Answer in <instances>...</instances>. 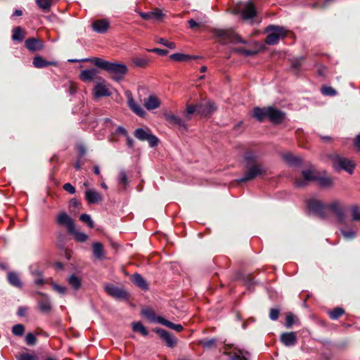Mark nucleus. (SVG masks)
Segmentation results:
<instances>
[{"label": "nucleus", "mask_w": 360, "mask_h": 360, "mask_svg": "<svg viewBox=\"0 0 360 360\" xmlns=\"http://www.w3.org/2000/svg\"><path fill=\"white\" fill-rule=\"evenodd\" d=\"M82 60H91L96 67L111 74L112 79L116 82L122 80L127 72V66L122 63H112L100 58H85Z\"/></svg>", "instance_id": "f257e3e1"}, {"label": "nucleus", "mask_w": 360, "mask_h": 360, "mask_svg": "<svg viewBox=\"0 0 360 360\" xmlns=\"http://www.w3.org/2000/svg\"><path fill=\"white\" fill-rule=\"evenodd\" d=\"M333 167L337 171L345 170L352 174L356 164L351 160L339 155H334L330 157Z\"/></svg>", "instance_id": "f03ea898"}, {"label": "nucleus", "mask_w": 360, "mask_h": 360, "mask_svg": "<svg viewBox=\"0 0 360 360\" xmlns=\"http://www.w3.org/2000/svg\"><path fill=\"white\" fill-rule=\"evenodd\" d=\"M266 32L268 33L265 42L269 45L276 44L280 39H283L286 36V30L279 26L269 25L266 28Z\"/></svg>", "instance_id": "7ed1b4c3"}, {"label": "nucleus", "mask_w": 360, "mask_h": 360, "mask_svg": "<svg viewBox=\"0 0 360 360\" xmlns=\"http://www.w3.org/2000/svg\"><path fill=\"white\" fill-rule=\"evenodd\" d=\"M246 172L243 176L239 179L238 183L249 181L255 179L257 176L266 174V169L261 164H252L246 165Z\"/></svg>", "instance_id": "20e7f679"}, {"label": "nucleus", "mask_w": 360, "mask_h": 360, "mask_svg": "<svg viewBox=\"0 0 360 360\" xmlns=\"http://www.w3.org/2000/svg\"><path fill=\"white\" fill-rule=\"evenodd\" d=\"M214 34L217 37L219 38L220 42L222 44L246 43L239 35L231 30H214Z\"/></svg>", "instance_id": "39448f33"}, {"label": "nucleus", "mask_w": 360, "mask_h": 360, "mask_svg": "<svg viewBox=\"0 0 360 360\" xmlns=\"http://www.w3.org/2000/svg\"><path fill=\"white\" fill-rule=\"evenodd\" d=\"M327 209L330 210L336 217L339 224H344L346 219L347 208L340 200H334L327 205Z\"/></svg>", "instance_id": "423d86ee"}, {"label": "nucleus", "mask_w": 360, "mask_h": 360, "mask_svg": "<svg viewBox=\"0 0 360 360\" xmlns=\"http://www.w3.org/2000/svg\"><path fill=\"white\" fill-rule=\"evenodd\" d=\"M307 207L310 212L316 214L323 219L327 218V205H324L321 201L315 199H310L307 202Z\"/></svg>", "instance_id": "0eeeda50"}, {"label": "nucleus", "mask_w": 360, "mask_h": 360, "mask_svg": "<svg viewBox=\"0 0 360 360\" xmlns=\"http://www.w3.org/2000/svg\"><path fill=\"white\" fill-rule=\"evenodd\" d=\"M134 136L136 139H139L140 141H147L150 147H154L158 145V138L155 136L149 134L148 131H146L142 128L136 129V131H134Z\"/></svg>", "instance_id": "6e6552de"}, {"label": "nucleus", "mask_w": 360, "mask_h": 360, "mask_svg": "<svg viewBox=\"0 0 360 360\" xmlns=\"http://www.w3.org/2000/svg\"><path fill=\"white\" fill-rule=\"evenodd\" d=\"M93 94L96 98H98L101 97L110 96L112 93L106 85L105 81L103 79H100V81L96 84L93 89Z\"/></svg>", "instance_id": "1a4fd4ad"}, {"label": "nucleus", "mask_w": 360, "mask_h": 360, "mask_svg": "<svg viewBox=\"0 0 360 360\" xmlns=\"http://www.w3.org/2000/svg\"><path fill=\"white\" fill-rule=\"evenodd\" d=\"M106 292L112 297L117 300L127 299V293L122 288L115 286L112 284H108L105 286Z\"/></svg>", "instance_id": "9d476101"}, {"label": "nucleus", "mask_w": 360, "mask_h": 360, "mask_svg": "<svg viewBox=\"0 0 360 360\" xmlns=\"http://www.w3.org/2000/svg\"><path fill=\"white\" fill-rule=\"evenodd\" d=\"M240 14L245 20L252 19L257 14L255 5L250 1L246 2L240 8Z\"/></svg>", "instance_id": "9b49d317"}, {"label": "nucleus", "mask_w": 360, "mask_h": 360, "mask_svg": "<svg viewBox=\"0 0 360 360\" xmlns=\"http://www.w3.org/2000/svg\"><path fill=\"white\" fill-rule=\"evenodd\" d=\"M267 112V118L273 123H281L285 119V113L276 108L268 107Z\"/></svg>", "instance_id": "f8f14e48"}, {"label": "nucleus", "mask_w": 360, "mask_h": 360, "mask_svg": "<svg viewBox=\"0 0 360 360\" xmlns=\"http://www.w3.org/2000/svg\"><path fill=\"white\" fill-rule=\"evenodd\" d=\"M217 110L214 103L207 101L198 103V115L203 117L210 116Z\"/></svg>", "instance_id": "ddd939ff"}, {"label": "nucleus", "mask_w": 360, "mask_h": 360, "mask_svg": "<svg viewBox=\"0 0 360 360\" xmlns=\"http://www.w3.org/2000/svg\"><path fill=\"white\" fill-rule=\"evenodd\" d=\"M57 222L67 228L69 233H74L75 226L73 220L65 212L60 213L57 218Z\"/></svg>", "instance_id": "4468645a"}, {"label": "nucleus", "mask_w": 360, "mask_h": 360, "mask_svg": "<svg viewBox=\"0 0 360 360\" xmlns=\"http://www.w3.org/2000/svg\"><path fill=\"white\" fill-rule=\"evenodd\" d=\"M137 13L143 19L146 20H153L154 21H162L165 16L162 11L158 8H155L150 12L138 11Z\"/></svg>", "instance_id": "2eb2a0df"}, {"label": "nucleus", "mask_w": 360, "mask_h": 360, "mask_svg": "<svg viewBox=\"0 0 360 360\" xmlns=\"http://www.w3.org/2000/svg\"><path fill=\"white\" fill-rule=\"evenodd\" d=\"M302 176L304 179H296L295 181V184L297 187H304L307 185V182L308 181L316 180L318 176L314 173L313 170L307 169L302 171Z\"/></svg>", "instance_id": "dca6fc26"}, {"label": "nucleus", "mask_w": 360, "mask_h": 360, "mask_svg": "<svg viewBox=\"0 0 360 360\" xmlns=\"http://www.w3.org/2000/svg\"><path fill=\"white\" fill-rule=\"evenodd\" d=\"M38 294L41 296V298L38 300L39 310L43 313L50 312L52 309V306L49 296L41 292H39Z\"/></svg>", "instance_id": "f3484780"}, {"label": "nucleus", "mask_w": 360, "mask_h": 360, "mask_svg": "<svg viewBox=\"0 0 360 360\" xmlns=\"http://www.w3.org/2000/svg\"><path fill=\"white\" fill-rule=\"evenodd\" d=\"M153 330L158 333L164 341H165L168 347H173L176 345V342L175 338L166 330L160 328H155Z\"/></svg>", "instance_id": "a211bd4d"}, {"label": "nucleus", "mask_w": 360, "mask_h": 360, "mask_svg": "<svg viewBox=\"0 0 360 360\" xmlns=\"http://www.w3.org/2000/svg\"><path fill=\"white\" fill-rule=\"evenodd\" d=\"M126 96L127 98V104L129 108L139 117H143L146 112L134 100L131 93L130 91H127Z\"/></svg>", "instance_id": "6ab92c4d"}, {"label": "nucleus", "mask_w": 360, "mask_h": 360, "mask_svg": "<svg viewBox=\"0 0 360 360\" xmlns=\"http://www.w3.org/2000/svg\"><path fill=\"white\" fill-rule=\"evenodd\" d=\"M280 339L286 347L294 346L297 342V338L295 332L283 333L281 335Z\"/></svg>", "instance_id": "aec40b11"}, {"label": "nucleus", "mask_w": 360, "mask_h": 360, "mask_svg": "<svg viewBox=\"0 0 360 360\" xmlns=\"http://www.w3.org/2000/svg\"><path fill=\"white\" fill-rule=\"evenodd\" d=\"M164 116L167 122L174 125L178 126L179 127L186 129V124L182 120V119L172 113L166 112Z\"/></svg>", "instance_id": "412c9836"}, {"label": "nucleus", "mask_w": 360, "mask_h": 360, "mask_svg": "<svg viewBox=\"0 0 360 360\" xmlns=\"http://www.w3.org/2000/svg\"><path fill=\"white\" fill-rule=\"evenodd\" d=\"M92 28L98 33H105L109 28V22L105 19L97 20L93 22Z\"/></svg>", "instance_id": "4be33fe9"}, {"label": "nucleus", "mask_w": 360, "mask_h": 360, "mask_svg": "<svg viewBox=\"0 0 360 360\" xmlns=\"http://www.w3.org/2000/svg\"><path fill=\"white\" fill-rule=\"evenodd\" d=\"M25 46L31 51L40 50L43 47L41 41L35 38L27 39L25 42Z\"/></svg>", "instance_id": "5701e85b"}, {"label": "nucleus", "mask_w": 360, "mask_h": 360, "mask_svg": "<svg viewBox=\"0 0 360 360\" xmlns=\"http://www.w3.org/2000/svg\"><path fill=\"white\" fill-rule=\"evenodd\" d=\"M144 105L148 110H155L160 107V101L157 96L151 95L145 99Z\"/></svg>", "instance_id": "b1692460"}, {"label": "nucleus", "mask_w": 360, "mask_h": 360, "mask_svg": "<svg viewBox=\"0 0 360 360\" xmlns=\"http://www.w3.org/2000/svg\"><path fill=\"white\" fill-rule=\"evenodd\" d=\"M98 71L95 68L84 70L81 72L79 77L84 82L92 81L97 76Z\"/></svg>", "instance_id": "393cba45"}, {"label": "nucleus", "mask_w": 360, "mask_h": 360, "mask_svg": "<svg viewBox=\"0 0 360 360\" xmlns=\"http://www.w3.org/2000/svg\"><path fill=\"white\" fill-rule=\"evenodd\" d=\"M85 198L89 203H97L102 200L101 194L92 189L86 191Z\"/></svg>", "instance_id": "a878e982"}, {"label": "nucleus", "mask_w": 360, "mask_h": 360, "mask_svg": "<svg viewBox=\"0 0 360 360\" xmlns=\"http://www.w3.org/2000/svg\"><path fill=\"white\" fill-rule=\"evenodd\" d=\"M232 356L231 360H248L249 352L237 347H234L231 352Z\"/></svg>", "instance_id": "bb28decb"}, {"label": "nucleus", "mask_w": 360, "mask_h": 360, "mask_svg": "<svg viewBox=\"0 0 360 360\" xmlns=\"http://www.w3.org/2000/svg\"><path fill=\"white\" fill-rule=\"evenodd\" d=\"M131 281L139 288H141L142 290H148V286L146 281V280L143 278V276H141L139 274H134L131 277Z\"/></svg>", "instance_id": "cd10ccee"}, {"label": "nucleus", "mask_w": 360, "mask_h": 360, "mask_svg": "<svg viewBox=\"0 0 360 360\" xmlns=\"http://www.w3.org/2000/svg\"><path fill=\"white\" fill-rule=\"evenodd\" d=\"M158 323L163 326H165L169 328H172L177 332H180L183 330V326L181 324H175L163 317H159L158 319Z\"/></svg>", "instance_id": "c85d7f7f"}, {"label": "nucleus", "mask_w": 360, "mask_h": 360, "mask_svg": "<svg viewBox=\"0 0 360 360\" xmlns=\"http://www.w3.org/2000/svg\"><path fill=\"white\" fill-rule=\"evenodd\" d=\"M268 108H259L256 107L253 109V116L259 121L262 122L265 118H267Z\"/></svg>", "instance_id": "c756f323"}, {"label": "nucleus", "mask_w": 360, "mask_h": 360, "mask_svg": "<svg viewBox=\"0 0 360 360\" xmlns=\"http://www.w3.org/2000/svg\"><path fill=\"white\" fill-rule=\"evenodd\" d=\"M196 58H197L196 56H191V55H188V54H185V53H175L171 54L169 56V58L171 60H174V61H178V62L188 61L191 59H195Z\"/></svg>", "instance_id": "7c9ffc66"}, {"label": "nucleus", "mask_w": 360, "mask_h": 360, "mask_svg": "<svg viewBox=\"0 0 360 360\" xmlns=\"http://www.w3.org/2000/svg\"><path fill=\"white\" fill-rule=\"evenodd\" d=\"M33 65L37 68H43L49 65H55V62H49L44 59L41 56H35L33 59Z\"/></svg>", "instance_id": "2f4dec72"}, {"label": "nucleus", "mask_w": 360, "mask_h": 360, "mask_svg": "<svg viewBox=\"0 0 360 360\" xmlns=\"http://www.w3.org/2000/svg\"><path fill=\"white\" fill-rule=\"evenodd\" d=\"M8 280L10 284L15 287L20 288L22 286L18 275L15 272L8 273Z\"/></svg>", "instance_id": "473e14b6"}, {"label": "nucleus", "mask_w": 360, "mask_h": 360, "mask_svg": "<svg viewBox=\"0 0 360 360\" xmlns=\"http://www.w3.org/2000/svg\"><path fill=\"white\" fill-rule=\"evenodd\" d=\"M92 248L93 253L95 257L98 259H101L103 257V246L101 243L96 242L93 243Z\"/></svg>", "instance_id": "72a5a7b5"}, {"label": "nucleus", "mask_w": 360, "mask_h": 360, "mask_svg": "<svg viewBox=\"0 0 360 360\" xmlns=\"http://www.w3.org/2000/svg\"><path fill=\"white\" fill-rule=\"evenodd\" d=\"M142 315L146 317L151 322L158 323V319L160 316H156L155 312L150 309H145L142 310Z\"/></svg>", "instance_id": "f704fd0d"}, {"label": "nucleus", "mask_w": 360, "mask_h": 360, "mask_svg": "<svg viewBox=\"0 0 360 360\" xmlns=\"http://www.w3.org/2000/svg\"><path fill=\"white\" fill-rule=\"evenodd\" d=\"M194 112H197L198 114V104L196 105H186V110L184 112V115L187 118V120L191 119V115H193Z\"/></svg>", "instance_id": "c9c22d12"}, {"label": "nucleus", "mask_w": 360, "mask_h": 360, "mask_svg": "<svg viewBox=\"0 0 360 360\" xmlns=\"http://www.w3.org/2000/svg\"><path fill=\"white\" fill-rule=\"evenodd\" d=\"M132 328L134 331L139 332L143 336H147L148 335V332L147 331L146 328L139 321L133 323Z\"/></svg>", "instance_id": "e433bc0d"}, {"label": "nucleus", "mask_w": 360, "mask_h": 360, "mask_svg": "<svg viewBox=\"0 0 360 360\" xmlns=\"http://www.w3.org/2000/svg\"><path fill=\"white\" fill-rule=\"evenodd\" d=\"M68 283L75 290H78L81 286L80 278L75 274H72L69 277Z\"/></svg>", "instance_id": "4c0bfd02"}, {"label": "nucleus", "mask_w": 360, "mask_h": 360, "mask_svg": "<svg viewBox=\"0 0 360 360\" xmlns=\"http://www.w3.org/2000/svg\"><path fill=\"white\" fill-rule=\"evenodd\" d=\"M36 4L44 12H48L51 6V0H36Z\"/></svg>", "instance_id": "58836bf2"}, {"label": "nucleus", "mask_w": 360, "mask_h": 360, "mask_svg": "<svg viewBox=\"0 0 360 360\" xmlns=\"http://www.w3.org/2000/svg\"><path fill=\"white\" fill-rule=\"evenodd\" d=\"M257 158V156L251 151H248L245 153L244 159L246 162V165L257 164L256 162Z\"/></svg>", "instance_id": "ea45409f"}, {"label": "nucleus", "mask_w": 360, "mask_h": 360, "mask_svg": "<svg viewBox=\"0 0 360 360\" xmlns=\"http://www.w3.org/2000/svg\"><path fill=\"white\" fill-rule=\"evenodd\" d=\"M316 181L323 188H329L333 186V180L328 177L318 176Z\"/></svg>", "instance_id": "a19ab883"}, {"label": "nucleus", "mask_w": 360, "mask_h": 360, "mask_svg": "<svg viewBox=\"0 0 360 360\" xmlns=\"http://www.w3.org/2000/svg\"><path fill=\"white\" fill-rule=\"evenodd\" d=\"M328 314L331 319L336 320L345 314V310L341 307H337L330 311Z\"/></svg>", "instance_id": "79ce46f5"}, {"label": "nucleus", "mask_w": 360, "mask_h": 360, "mask_svg": "<svg viewBox=\"0 0 360 360\" xmlns=\"http://www.w3.org/2000/svg\"><path fill=\"white\" fill-rule=\"evenodd\" d=\"M12 39L14 41H22L24 39L22 30L20 27L13 29Z\"/></svg>", "instance_id": "37998d69"}, {"label": "nucleus", "mask_w": 360, "mask_h": 360, "mask_svg": "<svg viewBox=\"0 0 360 360\" xmlns=\"http://www.w3.org/2000/svg\"><path fill=\"white\" fill-rule=\"evenodd\" d=\"M352 220L360 222V209L357 205L351 207Z\"/></svg>", "instance_id": "c03bdc74"}, {"label": "nucleus", "mask_w": 360, "mask_h": 360, "mask_svg": "<svg viewBox=\"0 0 360 360\" xmlns=\"http://www.w3.org/2000/svg\"><path fill=\"white\" fill-rule=\"evenodd\" d=\"M156 42L162 44L170 49H176V44L173 41H169L165 38H157Z\"/></svg>", "instance_id": "a18cd8bd"}, {"label": "nucleus", "mask_w": 360, "mask_h": 360, "mask_svg": "<svg viewBox=\"0 0 360 360\" xmlns=\"http://www.w3.org/2000/svg\"><path fill=\"white\" fill-rule=\"evenodd\" d=\"M285 160L289 162L290 164L294 165H299L302 163V160L300 158L297 156H293L292 155H285Z\"/></svg>", "instance_id": "49530a36"}, {"label": "nucleus", "mask_w": 360, "mask_h": 360, "mask_svg": "<svg viewBox=\"0 0 360 360\" xmlns=\"http://www.w3.org/2000/svg\"><path fill=\"white\" fill-rule=\"evenodd\" d=\"M340 233L343 237L347 240H352L356 237V232L352 229L346 230L344 229H340Z\"/></svg>", "instance_id": "de8ad7c7"}, {"label": "nucleus", "mask_w": 360, "mask_h": 360, "mask_svg": "<svg viewBox=\"0 0 360 360\" xmlns=\"http://www.w3.org/2000/svg\"><path fill=\"white\" fill-rule=\"evenodd\" d=\"M18 360H38V356L35 354L22 353L17 357Z\"/></svg>", "instance_id": "09e8293b"}, {"label": "nucleus", "mask_w": 360, "mask_h": 360, "mask_svg": "<svg viewBox=\"0 0 360 360\" xmlns=\"http://www.w3.org/2000/svg\"><path fill=\"white\" fill-rule=\"evenodd\" d=\"M25 332V328L23 325L22 324H16L13 326L12 328V333L15 335L20 336L22 335Z\"/></svg>", "instance_id": "8fccbe9b"}, {"label": "nucleus", "mask_w": 360, "mask_h": 360, "mask_svg": "<svg viewBox=\"0 0 360 360\" xmlns=\"http://www.w3.org/2000/svg\"><path fill=\"white\" fill-rule=\"evenodd\" d=\"M80 220L83 221L84 223H86L88 224V226L90 228H93L94 226V221H92L91 217L89 214H82L80 215L79 217Z\"/></svg>", "instance_id": "3c124183"}, {"label": "nucleus", "mask_w": 360, "mask_h": 360, "mask_svg": "<svg viewBox=\"0 0 360 360\" xmlns=\"http://www.w3.org/2000/svg\"><path fill=\"white\" fill-rule=\"evenodd\" d=\"M134 64L140 68H143L147 65L148 60L145 58H136L133 60Z\"/></svg>", "instance_id": "603ef678"}, {"label": "nucleus", "mask_w": 360, "mask_h": 360, "mask_svg": "<svg viewBox=\"0 0 360 360\" xmlns=\"http://www.w3.org/2000/svg\"><path fill=\"white\" fill-rule=\"evenodd\" d=\"M235 51L239 53H241L245 56H253L256 53V52L255 51H251V50H247L244 48H238V49H235Z\"/></svg>", "instance_id": "864d4df0"}, {"label": "nucleus", "mask_w": 360, "mask_h": 360, "mask_svg": "<svg viewBox=\"0 0 360 360\" xmlns=\"http://www.w3.org/2000/svg\"><path fill=\"white\" fill-rule=\"evenodd\" d=\"M321 92L326 96H335L336 94L335 90L331 86H323Z\"/></svg>", "instance_id": "5fc2aeb1"}, {"label": "nucleus", "mask_w": 360, "mask_h": 360, "mask_svg": "<svg viewBox=\"0 0 360 360\" xmlns=\"http://www.w3.org/2000/svg\"><path fill=\"white\" fill-rule=\"evenodd\" d=\"M73 233H75V238L79 242H84L86 240V239L88 238V236L84 233H82V232H78V231H74Z\"/></svg>", "instance_id": "6e6d98bb"}, {"label": "nucleus", "mask_w": 360, "mask_h": 360, "mask_svg": "<svg viewBox=\"0 0 360 360\" xmlns=\"http://www.w3.org/2000/svg\"><path fill=\"white\" fill-rule=\"evenodd\" d=\"M119 182L126 186L128 183L127 174L124 170H120L119 174Z\"/></svg>", "instance_id": "4d7b16f0"}, {"label": "nucleus", "mask_w": 360, "mask_h": 360, "mask_svg": "<svg viewBox=\"0 0 360 360\" xmlns=\"http://www.w3.org/2000/svg\"><path fill=\"white\" fill-rule=\"evenodd\" d=\"M293 323H294V316H293L292 314L289 313L286 315L285 323V327L289 328L292 326Z\"/></svg>", "instance_id": "13d9d810"}, {"label": "nucleus", "mask_w": 360, "mask_h": 360, "mask_svg": "<svg viewBox=\"0 0 360 360\" xmlns=\"http://www.w3.org/2000/svg\"><path fill=\"white\" fill-rule=\"evenodd\" d=\"M25 342L29 345H33L36 342V338L32 333H30L25 337Z\"/></svg>", "instance_id": "bf43d9fd"}, {"label": "nucleus", "mask_w": 360, "mask_h": 360, "mask_svg": "<svg viewBox=\"0 0 360 360\" xmlns=\"http://www.w3.org/2000/svg\"><path fill=\"white\" fill-rule=\"evenodd\" d=\"M304 57H300L299 58H295L292 61V68L295 70H298L301 66L302 62L304 60Z\"/></svg>", "instance_id": "052dcab7"}, {"label": "nucleus", "mask_w": 360, "mask_h": 360, "mask_svg": "<svg viewBox=\"0 0 360 360\" xmlns=\"http://www.w3.org/2000/svg\"><path fill=\"white\" fill-rule=\"evenodd\" d=\"M52 287L54 290L62 295L65 294L67 290L65 287L58 285L55 283H52Z\"/></svg>", "instance_id": "680f3d73"}, {"label": "nucleus", "mask_w": 360, "mask_h": 360, "mask_svg": "<svg viewBox=\"0 0 360 360\" xmlns=\"http://www.w3.org/2000/svg\"><path fill=\"white\" fill-rule=\"evenodd\" d=\"M148 51L155 53L160 56H166L168 53V51L167 49H162L158 48L148 49Z\"/></svg>", "instance_id": "e2e57ef3"}, {"label": "nucleus", "mask_w": 360, "mask_h": 360, "mask_svg": "<svg viewBox=\"0 0 360 360\" xmlns=\"http://www.w3.org/2000/svg\"><path fill=\"white\" fill-rule=\"evenodd\" d=\"M63 189L70 194H74L76 191L75 188L70 183L65 184Z\"/></svg>", "instance_id": "0e129e2a"}, {"label": "nucleus", "mask_w": 360, "mask_h": 360, "mask_svg": "<svg viewBox=\"0 0 360 360\" xmlns=\"http://www.w3.org/2000/svg\"><path fill=\"white\" fill-rule=\"evenodd\" d=\"M279 315V311L276 309H271L269 312V318L273 320L276 321L278 319Z\"/></svg>", "instance_id": "69168bd1"}, {"label": "nucleus", "mask_w": 360, "mask_h": 360, "mask_svg": "<svg viewBox=\"0 0 360 360\" xmlns=\"http://www.w3.org/2000/svg\"><path fill=\"white\" fill-rule=\"evenodd\" d=\"M116 133L123 134L125 136H127L128 134L127 130L123 127L121 126L117 128Z\"/></svg>", "instance_id": "338daca9"}, {"label": "nucleus", "mask_w": 360, "mask_h": 360, "mask_svg": "<svg viewBox=\"0 0 360 360\" xmlns=\"http://www.w3.org/2000/svg\"><path fill=\"white\" fill-rule=\"evenodd\" d=\"M34 282L37 285H43L44 283V281L41 275L36 276V278L34 280Z\"/></svg>", "instance_id": "774afa93"}]
</instances>
